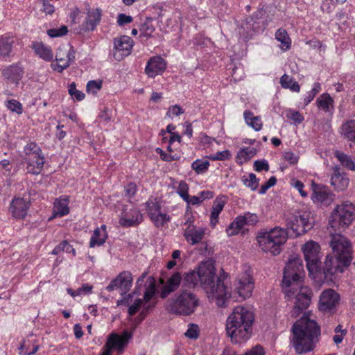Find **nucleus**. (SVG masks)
<instances>
[{"mask_svg": "<svg viewBox=\"0 0 355 355\" xmlns=\"http://www.w3.org/2000/svg\"><path fill=\"white\" fill-rule=\"evenodd\" d=\"M330 245L332 253L327 256L323 268H321L320 245L310 241L302 248L309 276L318 286L326 284L338 287L337 274L342 273L352 259L351 244L345 236L340 234L333 236Z\"/></svg>", "mask_w": 355, "mask_h": 355, "instance_id": "nucleus-1", "label": "nucleus"}, {"mask_svg": "<svg viewBox=\"0 0 355 355\" xmlns=\"http://www.w3.org/2000/svg\"><path fill=\"white\" fill-rule=\"evenodd\" d=\"M320 327L306 313L291 328V343L297 354H305L314 350L321 335Z\"/></svg>", "mask_w": 355, "mask_h": 355, "instance_id": "nucleus-2", "label": "nucleus"}, {"mask_svg": "<svg viewBox=\"0 0 355 355\" xmlns=\"http://www.w3.org/2000/svg\"><path fill=\"white\" fill-rule=\"evenodd\" d=\"M216 268L212 260L209 259L202 261L196 269L185 274L184 284L189 287L197 288L201 286L203 288H227L225 280L228 277V274L223 269L219 273L214 286Z\"/></svg>", "mask_w": 355, "mask_h": 355, "instance_id": "nucleus-3", "label": "nucleus"}, {"mask_svg": "<svg viewBox=\"0 0 355 355\" xmlns=\"http://www.w3.org/2000/svg\"><path fill=\"white\" fill-rule=\"evenodd\" d=\"M254 321L251 311L242 306H236L226 320L225 329L232 342L239 343L250 339Z\"/></svg>", "mask_w": 355, "mask_h": 355, "instance_id": "nucleus-4", "label": "nucleus"}, {"mask_svg": "<svg viewBox=\"0 0 355 355\" xmlns=\"http://www.w3.org/2000/svg\"><path fill=\"white\" fill-rule=\"evenodd\" d=\"M159 295L167 298L166 310L176 315H189L199 304L198 298L189 290H161Z\"/></svg>", "mask_w": 355, "mask_h": 355, "instance_id": "nucleus-5", "label": "nucleus"}, {"mask_svg": "<svg viewBox=\"0 0 355 355\" xmlns=\"http://www.w3.org/2000/svg\"><path fill=\"white\" fill-rule=\"evenodd\" d=\"M288 238L286 229L280 226L260 230L256 237L259 247L266 253L279 255Z\"/></svg>", "mask_w": 355, "mask_h": 355, "instance_id": "nucleus-6", "label": "nucleus"}, {"mask_svg": "<svg viewBox=\"0 0 355 355\" xmlns=\"http://www.w3.org/2000/svg\"><path fill=\"white\" fill-rule=\"evenodd\" d=\"M355 219V205L345 201L334 209L329 219V225L335 231L347 228Z\"/></svg>", "mask_w": 355, "mask_h": 355, "instance_id": "nucleus-7", "label": "nucleus"}, {"mask_svg": "<svg viewBox=\"0 0 355 355\" xmlns=\"http://www.w3.org/2000/svg\"><path fill=\"white\" fill-rule=\"evenodd\" d=\"M23 159L26 164L27 173L39 175L43 170L45 156L35 141L28 142L23 148Z\"/></svg>", "mask_w": 355, "mask_h": 355, "instance_id": "nucleus-8", "label": "nucleus"}, {"mask_svg": "<svg viewBox=\"0 0 355 355\" xmlns=\"http://www.w3.org/2000/svg\"><path fill=\"white\" fill-rule=\"evenodd\" d=\"M304 274L302 259L299 257L290 259L284 268L282 284L286 287L296 286L298 288H308L301 285Z\"/></svg>", "mask_w": 355, "mask_h": 355, "instance_id": "nucleus-9", "label": "nucleus"}, {"mask_svg": "<svg viewBox=\"0 0 355 355\" xmlns=\"http://www.w3.org/2000/svg\"><path fill=\"white\" fill-rule=\"evenodd\" d=\"M145 205L147 214L156 227L162 228L171 221V216L161 211L162 205L157 198L150 196Z\"/></svg>", "mask_w": 355, "mask_h": 355, "instance_id": "nucleus-10", "label": "nucleus"}, {"mask_svg": "<svg viewBox=\"0 0 355 355\" xmlns=\"http://www.w3.org/2000/svg\"><path fill=\"white\" fill-rule=\"evenodd\" d=\"M286 225L293 231L295 236L305 234L313 227L310 221V213L297 212L290 216L286 219Z\"/></svg>", "mask_w": 355, "mask_h": 355, "instance_id": "nucleus-11", "label": "nucleus"}, {"mask_svg": "<svg viewBox=\"0 0 355 355\" xmlns=\"http://www.w3.org/2000/svg\"><path fill=\"white\" fill-rule=\"evenodd\" d=\"M103 12L99 8L87 9L85 19L75 28V33L82 35L94 31L100 24Z\"/></svg>", "mask_w": 355, "mask_h": 355, "instance_id": "nucleus-12", "label": "nucleus"}, {"mask_svg": "<svg viewBox=\"0 0 355 355\" xmlns=\"http://www.w3.org/2000/svg\"><path fill=\"white\" fill-rule=\"evenodd\" d=\"M131 338L132 334L127 331H123L121 336L112 333L107 338L101 355H111L114 349L121 353Z\"/></svg>", "mask_w": 355, "mask_h": 355, "instance_id": "nucleus-13", "label": "nucleus"}, {"mask_svg": "<svg viewBox=\"0 0 355 355\" xmlns=\"http://www.w3.org/2000/svg\"><path fill=\"white\" fill-rule=\"evenodd\" d=\"M75 59V51L72 46L69 50L59 48L55 54L56 63L51 64L53 70L62 73L68 68Z\"/></svg>", "mask_w": 355, "mask_h": 355, "instance_id": "nucleus-14", "label": "nucleus"}, {"mask_svg": "<svg viewBox=\"0 0 355 355\" xmlns=\"http://www.w3.org/2000/svg\"><path fill=\"white\" fill-rule=\"evenodd\" d=\"M30 206L31 202L29 199L15 197L11 200L8 211L14 218L22 220L27 216Z\"/></svg>", "mask_w": 355, "mask_h": 355, "instance_id": "nucleus-15", "label": "nucleus"}, {"mask_svg": "<svg viewBox=\"0 0 355 355\" xmlns=\"http://www.w3.org/2000/svg\"><path fill=\"white\" fill-rule=\"evenodd\" d=\"M340 299L335 290H324L319 300V310L324 313H331L336 309Z\"/></svg>", "mask_w": 355, "mask_h": 355, "instance_id": "nucleus-16", "label": "nucleus"}, {"mask_svg": "<svg viewBox=\"0 0 355 355\" xmlns=\"http://www.w3.org/2000/svg\"><path fill=\"white\" fill-rule=\"evenodd\" d=\"M24 68L21 63L17 62L3 68L1 76L8 83H13L17 86L24 77Z\"/></svg>", "mask_w": 355, "mask_h": 355, "instance_id": "nucleus-17", "label": "nucleus"}, {"mask_svg": "<svg viewBox=\"0 0 355 355\" xmlns=\"http://www.w3.org/2000/svg\"><path fill=\"white\" fill-rule=\"evenodd\" d=\"M134 45L133 40L127 35H122L114 40V56L116 60H121L124 57L129 55Z\"/></svg>", "mask_w": 355, "mask_h": 355, "instance_id": "nucleus-18", "label": "nucleus"}, {"mask_svg": "<svg viewBox=\"0 0 355 355\" xmlns=\"http://www.w3.org/2000/svg\"><path fill=\"white\" fill-rule=\"evenodd\" d=\"M166 65V62L161 56H153L147 62L145 73L149 78H155L165 71Z\"/></svg>", "mask_w": 355, "mask_h": 355, "instance_id": "nucleus-19", "label": "nucleus"}, {"mask_svg": "<svg viewBox=\"0 0 355 355\" xmlns=\"http://www.w3.org/2000/svg\"><path fill=\"white\" fill-rule=\"evenodd\" d=\"M349 182V179L346 173L340 167L333 168V173L330 179L331 185L337 191L345 190Z\"/></svg>", "mask_w": 355, "mask_h": 355, "instance_id": "nucleus-20", "label": "nucleus"}, {"mask_svg": "<svg viewBox=\"0 0 355 355\" xmlns=\"http://www.w3.org/2000/svg\"><path fill=\"white\" fill-rule=\"evenodd\" d=\"M16 41V37L10 33H5L0 36V56L2 58L6 60L15 55L13 49Z\"/></svg>", "mask_w": 355, "mask_h": 355, "instance_id": "nucleus-21", "label": "nucleus"}, {"mask_svg": "<svg viewBox=\"0 0 355 355\" xmlns=\"http://www.w3.org/2000/svg\"><path fill=\"white\" fill-rule=\"evenodd\" d=\"M313 194L311 198L314 202H320L329 205L333 200L331 193L327 187L313 182L311 184Z\"/></svg>", "mask_w": 355, "mask_h": 355, "instance_id": "nucleus-22", "label": "nucleus"}, {"mask_svg": "<svg viewBox=\"0 0 355 355\" xmlns=\"http://www.w3.org/2000/svg\"><path fill=\"white\" fill-rule=\"evenodd\" d=\"M207 296L209 301L218 307H226L232 298L230 290H207Z\"/></svg>", "mask_w": 355, "mask_h": 355, "instance_id": "nucleus-23", "label": "nucleus"}, {"mask_svg": "<svg viewBox=\"0 0 355 355\" xmlns=\"http://www.w3.org/2000/svg\"><path fill=\"white\" fill-rule=\"evenodd\" d=\"M205 235V230L203 227H196L191 224L184 230L183 234L187 242L191 245L200 243Z\"/></svg>", "mask_w": 355, "mask_h": 355, "instance_id": "nucleus-24", "label": "nucleus"}, {"mask_svg": "<svg viewBox=\"0 0 355 355\" xmlns=\"http://www.w3.org/2000/svg\"><path fill=\"white\" fill-rule=\"evenodd\" d=\"M228 200L225 195L218 196L213 202L209 217L210 225L214 228L218 223L219 215L223 211Z\"/></svg>", "mask_w": 355, "mask_h": 355, "instance_id": "nucleus-25", "label": "nucleus"}, {"mask_svg": "<svg viewBox=\"0 0 355 355\" xmlns=\"http://www.w3.org/2000/svg\"><path fill=\"white\" fill-rule=\"evenodd\" d=\"M133 277L130 272L124 270L120 272L105 288H130Z\"/></svg>", "mask_w": 355, "mask_h": 355, "instance_id": "nucleus-26", "label": "nucleus"}, {"mask_svg": "<svg viewBox=\"0 0 355 355\" xmlns=\"http://www.w3.org/2000/svg\"><path fill=\"white\" fill-rule=\"evenodd\" d=\"M143 221V216L137 209H131L130 213L123 214L119 219L123 227H135Z\"/></svg>", "mask_w": 355, "mask_h": 355, "instance_id": "nucleus-27", "label": "nucleus"}, {"mask_svg": "<svg viewBox=\"0 0 355 355\" xmlns=\"http://www.w3.org/2000/svg\"><path fill=\"white\" fill-rule=\"evenodd\" d=\"M31 48L35 55L46 62H51L53 59V52L51 46L46 45L42 42L34 41L31 44Z\"/></svg>", "mask_w": 355, "mask_h": 355, "instance_id": "nucleus-28", "label": "nucleus"}, {"mask_svg": "<svg viewBox=\"0 0 355 355\" xmlns=\"http://www.w3.org/2000/svg\"><path fill=\"white\" fill-rule=\"evenodd\" d=\"M159 290H146L144 293V299L135 298L132 304L129 306L128 313L129 315H134L144 304V302L148 303L150 302L157 294L159 293Z\"/></svg>", "mask_w": 355, "mask_h": 355, "instance_id": "nucleus-29", "label": "nucleus"}, {"mask_svg": "<svg viewBox=\"0 0 355 355\" xmlns=\"http://www.w3.org/2000/svg\"><path fill=\"white\" fill-rule=\"evenodd\" d=\"M69 196H61L56 198L53 203V217H62L69 213Z\"/></svg>", "mask_w": 355, "mask_h": 355, "instance_id": "nucleus-30", "label": "nucleus"}, {"mask_svg": "<svg viewBox=\"0 0 355 355\" xmlns=\"http://www.w3.org/2000/svg\"><path fill=\"white\" fill-rule=\"evenodd\" d=\"M107 237V227L104 224L101 225V227H96L94 230L89 243V248L102 246L106 242Z\"/></svg>", "mask_w": 355, "mask_h": 355, "instance_id": "nucleus-31", "label": "nucleus"}, {"mask_svg": "<svg viewBox=\"0 0 355 355\" xmlns=\"http://www.w3.org/2000/svg\"><path fill=\"white\" fill-rule=\"evenodd\" d=\"M339 132L344 139L355 142V120L349 119L344 122L340 128Z\"/></svg>", "mask_w": 355, "mask_h": 355, "instance_id": "nucleus-32", "label": "nucleus"}, {"mask_svg": "<svg viewBox=\"0 0 355 355\" xmlns=\"http://www.w3.org/2000/svg\"><path fill=\"white\" fill-rule=\"evenodd\" d=\"M243 118L245 123L255 131L258 132L262 129L263 122L261 117L260 116H254L251 110H245L243 112Z\"/></svg>", "mask_w": 355, "mask_h": 355, "instance_id": "nucleus-33", "label": "nucleus"}, {"mask_svg": "<svg viewBox=\"0 0 355 355\" xmlns=\"http://www.w3.org/2000/svg\"><path fill=\"white\" fill-rule=\"evenodd\" d=\"M334 100L328 93H323L316 100L318 107L326 113L333 112Z\"/></svg>", "mask_w": 355, "mask_h": 355, "instance_id": "nucleus-34", "label": "nucleus"}, {"mask_svg": "<svg viewBox=\"0 0 355 355\" xmlns=\"http://www.w3.org/2000/svg\"><path fill=\"white\" fill-rule=\"evenodd\" d=\"M157 288L156 280L153 276H150L145 272L138 278L135 288Z\"/></svg>", "mask_w": 355, "mask_h": 355, "instance_id": "nucleus-35", "label": "nucleus"}, {"mask_svg": "<svg viewBox=\"0 0 355 355\" xmlns=\"http://www.w3.org/2000/svg\"><path fill=\"white\" fill-rule=\"evenodd\" d=\"M275 36V39L281 43L280 48L282 51H286L291 49V39L285 29L279 28Z\"/></svg>", "mask_w": 355, "mask_h": 355, "instance_id": "nucleus-36", "label": "nucleus"}, {"mask_svg": "<svg viewBox=\"0 0 355 355\" xmlns=\"http://www.w3.org/2000/svg\"><path fill=\"white\" fill-rule=\"evenodd\" d=\"M257 153V150L254 148L246 147L241 148L236 155V162L241 165L244 162L249 161Z\"/></svg>", "mask_w": 355, "mask_h": 355, "instance_id": "nucleus-37", "label": "nucleus"}, {"mask_svg": "<svg viewBox=\"0 0 355 355\" xmlns=\"http://www.w3.org/2000/svg\"><path fill=\"white\" fill-rule=\"evenodd\" d=\"M281 86L284 89H290L292 92H299L300 86L299 83L294 80L293 77L287 74H284L280 78Z\"/></svg>", "mask_w": 355, "mask_h": 355, "instance_id": "nucleus-38", "label": "nucleus"}, {"mask_svg": "<svg viewBox=\"0 0 355 355\" xmlns=\"http://www.w3.org/2000/svg\"><path fill=\"white\" fill-rule=\"evenodd\" d=\"M245 223L241 216H237L226 229V233L228 236L236 235L239 231L244 227Z\"/></svg>", "mask_w": 355, "mask_h": 355, "instance_id": "nucleus-39", "label": "nucleus"}, {"mask_svg": "<svg viewBox=\"0 0 355 355\" xmlns=\"http://www.w3.org/2000/svg\"><path fill=\"white\" fill-rule=\"evenodd\" d=\"M311 293L307 292H302V290H300L295 295V304L300 306L304 309H306L311 303Z\"/></svg>", "mask_w": 355, "mask_h": 355, "instance_id": "nucleus-40", "label": "nucleus"}, {"mask_svg": "<svg viewBox=\"0 0 355 355\" xmlns=\"http://www.w3.org/2000/svg\"><path fill=\"white\" fill-rule=\"evenodd\" d=\"M252 271L250 268L246 270L238 277L239 284L242 287H253L254 281L252 276Z\"/></svg>", "mask_w": 355, "mask_h": 355, "instance_id": "nucleus-41", "label": "nucleus"}, {"mask_svg": "<svg viewBox=\"0 0 355 355\" xmlns=\"http://www.w3.org/2000/svg\"><path fill=\"white\" fill-rule=\"evenodd\" d=\"M336 157L343 166L351 171H355V162L350 156L343 153L338 152L336 154Z\"/></svg>", "mask_w": 355, "mask_h": 355, "instance_id": "nucleus-42", "label": "nucleus"}, {"mask_svg": "<svg viewBox=\"0 0 355 355\" xmlns=\"http://www.w3.org/2000/svg\"><path fill=\"white\" fill-rule=\"evenodd\" d=\"M232 298L235 302H241L250 298L252 292V290H230Z\"/></svg>", "mask_w": 355, "mask_h": 355, "instance_id": "nucleus-43", "label": "nucleus"}, {"mask_svg": "<svg viewBox=\"0 0 355 355\" xmlns=\"http://www.w3.org/2000/svg\"><path fill=\"white\" fill-rule=\"evenodd\" d=\"M185 277V275L184 276ZM184 278V277H183ZM182 279L184 281V279H182V277L180 272H175L167 280V284L168 286L162 287V288H173V287H178ZM184 286L187 287L183 284ZM188 288H194L193 287H189Z\"/></svg>", "mask_w": 355, "mask_h": 355, "instance_id": "nucleus-44", "label": "nucleus"}, {"mask_svg": "<svg viewBox=\"0 0 355 355\" xmlns=\"http://www.w3.org/2000/svg\"><path fill=\"white\" fill-rule=\"evenodd\" d=\"M209 165L210 164L208 161L198 159L191 164V168L197 174H203L207 171Z\"/></svg>", "mask_w": 355, "mask_h": 355, "instance_id": "nucleus-45", "label": "nucleus"}, {"mask_svg": "<svg viewBox=\"0 0 355 355\" xmlns=\"http://www.w3.org/2000/svg\"><path fill=\"white\" fill-rule=\"evenodd\" d=\"M259 178H257L254 173H250L248 178L243 177L242 179L245 186L250 188L252 191H256L259 185Z\"/></svg>", "mask_w": 355, "mask_h": 355, "instance_id": "nucleus-46", "label": "nucleus"}, {"mask_svg": "<svg viewBox=\"0 0 355 355\" xmlns=\"http://www.w3.org/2000/svg\"><path fill=\"white\" fill-rule=\"evenodd\" d=\"M5 105L8 110L12 112H15L17 114H22L24 111L22 104L15 99L7 100L5 102Z\"/></svg>", "mask_w": 355, "mask_h": 355, "instance_id": "nucleus-47", "label": "nucleus"}, {"mask_svg": "<svg viewBox=\"0 0 355 355\" xmlns=\"http://www.w3.org/2000/svg\"><path fill=\"white\" fill-rule=\"evenodd\" d=\"M321 91V85L319 83H315L310 92H308L306 97L304 98L305 105L309 104L315 98L317 94Z\"/></svg>", "mask_w": 355, "mask_h": 355, "instance_id": "nucleus-48", "label": "nucleus"}, {"mask_svg": "<svg viewBox=\"0 0 355 355\" xmlns=\"http://www.w3.org/2000/svg\"><path fill=\"white\" fill-rule=\"evenodd\" d=\"M286 117L293 121L295 125H299L304 120V116L299 111L293 110H288L287 111Z\"/></svg>", "mask_w": 355, "mask_h": 355, "instance_id": "nucleus-49", "label": "nucleus"}, {"mask_svg": "<svg viewBox=\"0 0 355 355\" xmlns=\"http://www.w3.org/2000/svg\"><path fill=\"white\" fill-rule=\"evenodd\" d=\"M156 152L159 155L161 159L164 162H171L172 161L179 160L180 158V155L177 154L173 155L171 153H166L160 148H157Z\"/></svg>", "mask_w": 355, "mask_h": 355, "instance_id": "nucleus-50", "label": "nucleus"}, {"mask_svg": "<svg viewBox=\"0 0 355 355\" xmlns=\"http://www.w3.org/2000/svg\"><path fill=\"white\" fill-rule=\"evenodd\" d=\"M189 184L184 181L182 180L179 182L176 193L184 200H187L189 198Z\"/></svg>", "mask_w": 355, "mask_h": 355, "instance_id": "nucleus-51", "label": "nucleus"}, {"mask_svg": "<svg viewBox=\"0 0 355 355\" xmlns=\"http://www.w3.org/2000/svg\"><path fill=\"white\" fill-rule=\"evenodd\" d=\"M136 294H137V292L135 290L131 293H127L126 292H125L124 293H122V297H121V299L118 300L116 301V305L117 306L125 305V306H129L133 302L134 295Z\"/></svg>", "mask_w": 355, "mask_h": 355, "instance_id": "nucleus-52", "label": "nucleus"}, {"mask_svg": "<svg viewBox=\"0 0 355 355\" xmlns=\"http://www.w3.org/2000/svg\"><path fill=\"white\" fill-rule=\"evenodd\" d=\"M231 153L229 150L218 151L215 154L210 155L208 158L212 161H225L231 158Z\"/></svg>", "mask_w": 355, "mask_h": 355, "instance_id": "nucleus-53", "label": "nucleus"}, {"mask_svg": "<svg viewBox=\"0 0 355 355\" xmlns=\"http://www.w3.org/2000/svg\"><path fill=\"white\" fill-rule=\"evenodd\" d=\"M68 33V28L65 25L61 26L59 28H51L47 30V35L50 37H58L66 35Z\"/></svg>", "mask_w": 355, "mask_h": 355, "instance_id": "nucleus-54", "label": "nucleus"}, {"mask_svg": "<svg viewBox=\"0 0 355 355\" xmlns=\"http://www.w3.org/2000/svg\"><path fill=\"white\" fill-rule=\"evenodd\" d=\"M155 28L150 21H146L140 26L139 31L144 37H149L155 31Z\"/></svg>", "mask_w": 355, "mask_h": 355, "instance_id": "nucleus-55", "label": "nucleus"}, {"mask_svg": "<svg viewBox=\"0 0 355 355\" xmlns=\"http://www.w3.org/2000/svg\"><path fill=\"white\" fill-rule=\"evenodd\" d=\"M186 337L190 339H197L199 336V327L197 324L191 323L189 324L188 329L184 333Z\"/></svg>", "mask_w": 355, "mask_h": 355, "instance_id": "nucleus-56", "label": "nucleus"}, {"mask_svg": "<svg viewBox=\"0 0 355 355\" xmlns=\"http://www.w3.org/2000/svg\"><path fill=\"white\" fill-rule=\"evenodd\" d=\"M69 19L72 24H79L83 17L82 11L78 8L75 7L71 10L69 13Z\"/></svg>", "mask_w": 355, "mask_h": 355, "instance_id": "nucleus-57", "label": "nucleus"}, {"mask_svg": "<svg viewBox=\"0 0 355 355\" xmlns=\"http://www.w3.org/2000/svg\"><path fill=\"white\" fill-rule=\"evenodd\" d=\"M102 87L101 80H89L86 85L87 92L96 94Z\"/></svg>", "mask_w": 355, "mask_h": 355, "instance_id": "nucleus-58", "label": "nucleus"}, {"mask_svg": "<svg viewBox=\"0 0 355 355\" xmlns=\"http://www.w3.org/2000/svg\"><path fill=\"white\" fill-rule=\"evenodd\" d=\"M241 218L243 219L245 225H254L259 220V217L256 214H252L250 212L245 213L243 216H241Z\"/></svg>", "mask_w": 355, "mask_h": 355, "instance_id": "nucleus-59", "label": "nucleus"}, {"mask_svg": "<svg viewBox=\"0 0 355 355\" xmlns=\"http://www.w3.org/2000/svg\"><path fill=\"white\" fill-rule=\"evenodd\" d=\"M0 171L5 176H9L12 173V164L10 160L3 159L0 161Z\"/></svg>", "mask_w": 355, "mask_h": 355, "instance_id": "nucleus-60", "label": "nucleus"}, {"mask_svg": "<svg viewBox=\"0 0 355 355\" xmlns=\"http://www.w3.org/2000/svg\"><path fill=\"white\" fill-rule=\"evenodd\" d=\"M184 112V110L180 105H174L169 107L166 115L171 119L174 116H178L182 114Z\"/></svg>", "mask_w": 355, "mask_h": 355, "instance_id": "nucleus-61", "label": "nucleus"}, {"mask_svg": "<svg viewBox=\"0 0 355 355\" xmlns=\"http://www.w3.org/2000/svg\"><path fill=\"white\" fill-rule=\"evenodd\" d=\"M270 169L268 162L265 159L256 160L254 162V170L257 172H261L262 171H268Z\"/></svg>", "mask_w": 355, "mask_h": 355, "instance_id": "nucleus-62", "label": "nucleus"}, {"mask_svg": "<svg viewBox=\"0 0 355 355\" xmlns=\"http://www.w3.org/2000/svg\"><path fill=\"white\" fill-rule=\"evenodd\" d=\"M334 7V0H324L320 8L323 12L330 14L333 12Z\"/></svg>", "mask_w": 355, "mask_h": 355, "instance_id": "nucleus-63", "label": "nucleus"}, {"mask_svg": "<svg viewBox=\"0 0 355 355\" xmlns=\"http://www.w3.org/2000/svg\"><path fill=\"white\" fill-rule=\"evenodd\" d=\"M112 117V110H110L108 107H105L98 114V118L105 122L109 123L111 121Z\"/></svg>", "mask_w": 355, "mask_h": 355, "instance_id": "nucleus-64", "label": "nucleus"}]
</instances>
